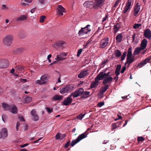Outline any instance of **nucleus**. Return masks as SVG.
<instances>
[{
  "label": "nucleus",
  "mask_w": 151,
  "mask_h": 151,
  "mask_svg": "<svg viewBox=\"0 0 151 151\" xmlns=\"http://www.w3.org/2000/svg\"><path fill=\"white\" fill-rule=\"evenodd\" d=\"M49 78V76L47 75H43L41 77L40 80H37L35 81V83L39 85L45 84L48 82Z\"/></svg>",
  "instance_id": "obj_1"
},
{
  "label": "nucleus",
  "mask_w": 151,
  "mask_h": 151,
  "mask_svg": "<svg viewBox=\"0 0 151 151\" xmlns=\"http://www.w3.org/2000/svg\"><path fill=\"white\" fill-rule=\"evenodd\" d=\"M67 55V53L66 52H60L57 55L55 58L56 61L53 62V64L60 63V61L65 60Z\"/></svg>",
  "instance_id": "obj_2"
},
{
  "label": "nucleus",
  "mask_w": 151,
  "mask_h": 151,
  "mask_svg": "<svg viewBox=\"0 0 151 151\" xmlns=\"http://www.w3.org/2000/svg\"><path fill=\"white\" fill-rule=\"evenodd\" d=\"M74 88V86L72 84H70L66 85L65 87L60 88V93L61 94H64L70 92Z\"/></svg>",
  "instance_id": "obj_3"
},
{
  "label": "nucleus",
  "mask_w": 151,
  "mask_h": 151,
  "mask_svg": "<svg viewBox=\"0 0 151 151\" xmlns=\"http://www.w3.org/2000/svg\"><path fill=\"white\" fill-rule=\"evenodd\" d=\"M96 5L95 3L93 1H86L83 4V6L85 7L90 9H92L93 8L94 9H98L97 6L95 7V6Z\"/></svg>",
  "instance_id": "obj_4"
},
{
  "label": "nucleus",
  "mask_w": 151,
  "mask_h": 151,
  "mask_svg": "<svg viewBox=\"0 0 151 151\" xmlns=\"http://www.w3.org/2000/svg\"><path fill=\"white\" fill-rule=\"evenodd\" d=\"M87 134H86V132H85L80 135L76 139L72 141L71 143V146H73L75 145L79 142L81 140L86 137H87Z\"/></svg>",
  "instance_id": "obj_5"
},
{
  "label": "nucleus",
  "mask_w": 151,
  "mask_h": 151,
  "mask_svg": "<svg viewBox=\"0 0 151 151\" xmlns=\"http://www.w3.org/2000/svg\"><path fill=\"white\" fill-rule=\"evenodd\" d=\"M66 45L65 42L61 41L55 43L53 47L56 49L62 50L65 47Z\"/></svg>",
  "instance_id": "obj_6"
},
{
  "label": "nucleus",
  "mask_w": 151,
  "mask_h": 151,
  "mask_svg": "<svg viewBox=\"0 0 151 151\" xmlns=\"http://www.w3.org/2000/svg\"><path fill=\"white\" fill-rule=\"evenodd\" d=\"M72 95H70V96L68 97L65 98L62 103L63 105L65 106H68L72 102V99L71 98ZM73 97L74 98L77 97H78L80 95H73Z\"/></svg>",
  "instance_id": "obj_7"
},
{
  "label": "nucleus",
  "mask_w": 151,
  "mask_h": 151,
  "mask_svg": "<svg viewBox=\"0 0 151 151\" xmlns=\"http://www.w3.org/2000/svg\"><path fill=\"white\" fill-rule=\"evenodd\" d=\"M89 25H87L85 27L82 28L79 31L78 34L80 35H82L87 34V33L91 31V29L88 28Z\"/></svg>",
  "instance_id": "obj_8"
},
{
  "label": "nucleus",
  "mask_w": 151,
  "mask_h": 151,
  "mask_svg": "<svg viewBox=\"0 0 151 151\" xmlns=\"http://www.w3.org/2000/svg\"><path fill=\"white\" fill-rule=\"evenodd\" d=\"M57 14L60 16L63 15V13H65L66 10L61 5H59L57 8Z\"/></svg>",
  "instance_id": "obj_9"
},
{
  "label": "nucleus",
  "mask_w": 151,
  "mask_h": 151,
  "mask_svg": "<svg viewBox=\"0 0 151 151\" xmlns=\"http://www.w3.org/2000/svg\"><path fill=\"white\" fill-rule=\"evenodd\" d=\"M12 37L11 36H6L4 39V42L5 45L7 46L10 45L12 42Z\"/></svg>",
  "instance_id": "obj_10"
},
{
  "label": "nucleus",
  "mask_w": 151,
  "mask_h": 151,
  "mask_svg": "<svg viewBox=\"0 0 151 151\" xmlns=\"http://www.w3.org/2000/svg\"><path fill=\"white\" fill-rule=\"evenodd\" d=\"M151 59V55L146 58L142 62L139 63L137 67H139L140 68L142 67L143 66L146 65L147 63H149L150 62Z\"/></svg>",
  "instance_id": "obj_11"
},
{
  "label": "nucleus",
  "mask_w": 151,
  "mask_h": 151,
  "mask_svg": "<svg viewBox=\"0 0 151 151\" xmlns=\"http://www.w3.org/2000/svg\"><path fill=\"white\" fill-rule=\"evenodd\" d=\"M132 0H128L126 2V6L124 8L123 13L125 14L130 9L132 6Z\"/></svg>",
  "instance_id": "obj_12"
},
{
  "label": "nucleus",
  "mask_w": 151,
  "mask_h": 151,
  "mask_svg": "<svg viewBox=\"0 0 151 151\" xmlns=\"http://www.w3.org/2000/svg\"><path fill=\"white\" fill-rule=\"evenodd\" d=\"M9 65V63L8 60H0V68H6Z\"/></svg>",
  "instance_id": "obj_13"
},
{
  "label": "nucleus",
  "mask_w": 151,
  "mask_h": 151,
  "mask_svg": "<svg viewBox=\"0 0 151 151\" xmlns=\"http://www.w3.org/2000/svg\"><path fill=\"white\" fill-rule=\"evenodd\" d=\"M1 139H4L6 138L8 136V131L6 128H2L0 132Z\"/></svg>",
  "instance_id": "obj_14"
},
{
  "label": "nucleus",
  "mask_w": 151,
  "mask_h": 151,
  "mask_svg": "<svg viewBox=\"0 0 151 151\" xmlns=\"http://www.w3.org/2000/svg\"><path fill=\"white\" fill-rule=\"evenodd\" d=\"M21 100L22 102L24 103H29L32 101V97L29 96L24 95L23 96Z\"/></svg>",
  "instance_id": "obj_15"
},
{
  "label": "nucleus",
  "mask_w": 151,
  "mask_h": 151,
  "mask_svg": "<svg viewBox=\"0 0 151 151\" xmlns=\"http://www.w3.org/2000/svg\"><path fill=\"white\" fill-rule=\"evenodd\" d=\"M144 35L146 38L150 40L151 38V31L150 29H146L144 32Z\"/></svg>",
  "instance_id": "obj_16"
},
{
  "label": "nucleus",
  "mask_w": 151,
  "mask_h": 151,
  "mask_svg": "<svg viewBox=\"0 0 151 151\" xmlns=\"http://www.w3.org/2000/svg\"><path fill=\"white\" fill-rule=\"evenodd\" d=\"M89 74L88 70H84L81 71L78 75V77L79 78H82L87 76Z\"/></svg>",
  "instance_id": "obj_17"
},
{
  "label": "nucleus",
  "mask_w": 151,
  "mask_h": 151,
  "mask_svg": "<svg viewBox=\"0 0 151 151\" xmlns=\"http://www.w3.org/2000/svg\"><path fill=\"white\" fill-rule=\"evenodd\" d=\"M89 94V92H85L84 93V90L82 88H80L76 90L73 94Z\"/></svg>",
  "instance_id": "obj_18"
},
{
  "label": "nucleus",
  "mask_w": 151,
  "mask_h": 151,
  "mask_svg": "<svg viewBox=\"0 0 151 151\" xmlns=\"http://www.w3.org/2000/svg\"><path fill=\"white\" fill-rule=\"evenodd\" d=\"M138 3H137L136 5L134 7V10H133V15L134 16H136L138 14L139 12L140 9V6L138 5Z\"/></svg>",
  "instance_id": "obj_19"
},
{
  "label": "nucleus",
  "mask_w": 151,
  "mask_h": 151,
  "mask_svg": "<svg viewBox=\"0 0 151 151\" xmlns=\"http://www.w3.org/2000/svg\"><path fill=\"white\" fill-rule=\"evenodd\" d=\"M94 1L96 5L95 6V7L97 6L98 9L101 7L103 5L104 0H94Z\"/></svg>",
  "instance_id": "obj_20"
},
{
  "label": "nucleus",
  "mask_w": 151,
  "mask_h": 151,
  "mask_svg": "<svg viewBox=\"0 0 151 151\" xmlns=\"http://www.w3.org/2000/svg\"><path fill=\"white\" fill-rule=\"evenodd\" d=\"M33 0H22L21 3V6H26L29 5V4L31 3Z\"/></svg>",
  "instance_id": "obj_21"
},
{
  "label": "nucleus",
  "mask_w": 151,
  "mask_h": 151,
  "mask_svg": "<svg viewBox=\"0 0 151 151\" xmlns=\"http://www.w3.org/2000/svg\"><path fill=\"white\" fill-rule=\"evenodd\" d=\"M10 111L13 114H16L17 113V109L16 106L14 105H11Z\"/></svg>",
  "instance_id": "obj_22"
},
{
  "label": "nucleus",
  "mask_w": 151,
  "mask_h": 151,
  "mask_svg": "<svg viewBox=\"0 0 151 151\" xmlns=\"http://www.w3.org/2000/svg\"><path fill=\"white\" fill-rule=\"evenodd\" d=\"M147 41L146 39H143L141 42L140 47L143 50L146 47Z\"/></svg>",
  "instance_id": "obj_23"
},
{
  "label": "nucleus",
  "mask_w": 151,
  "mask_h": 151,
  "mask_svg": "<svg viewBox=\"0 0 151 151\" xmlns=\"http://www.w3.org/2000/svg\"><path fill=\"white\" fill-rule=\"evenodd\" d=\"M126 59V61L125 64V65H126L127 63H128L129 65L131 63H133L134 61V57H127Z\"/></svg>",
  "instance_id": "obj_24"
},
{
  "label": "nucleus",
  "mask_w": 151,
  "mask_h": 151,
  "mask_svg": "<svg viewBox=\"0 0 151 151\" xmlns=\"http://www.w3.org/2000/svg\"><path fill=\"white\" fill-rule=\"evenodd\" d=\"M27 16L25 15H22L17 17L16 18L17 21L19 22L21 21L26 20L27 19Z\"/></svg>",
  "instance_id": "obj_25"
},
{
  "label": "nucleus",
  "mask_w": 151,
  "mask_h": 151,
  "mask_svg": "<svg viewBox=\"0 0 151 151\" xmlns=\"http://www.w3.org/2000/svg\"><path fill=\"white\" fill-rule=\"evenodd\" d=\"M99 83V81L95 78V81L93 82L91 84V88H92L96 87L98 86Z\"/></svg>",
  "instance_id": "obj_26"
},
{
  "label": "nucleus",
  "mask_w": 151,
  "mask_h": 151,
  "mask_svg": "<svg viewBox=\"0 0 151 151\" xmlns=\"http://www.w3.org/2000/svg\"><path fill=\"white\" fill-rule=\"evenodd\" d=\"M95 78L97 80L99 81L101 80H102L104 78V73L103 72H100Z\"/></svg>",
  "instance_id": "obj_27"
},
{
  "label": "nucleus",
  "mask_w": 151,
  "mask_h": 151,
  "mask_svg": "<svg viewBox=\"0 0 151 151\" xmlns=\"http://www.w3.org/2000/svg\"><path fill=\"white\" fill-rule=\"evenodd\" d=\"M63 97L62 95H55L52 98L53 101L61 100L63 99Z\"/></svg>",
  "instance_id": "obj_28"
},
{
  "label": "nucleus",
  "mask_w": 151,
  "mask_h": 151,
  "mask_svg": "<svg viewBox=\"0 0 151 151\" xmlns=\"http://www.w3.org/2000/svg\"><path fill=\"white\" fill-rule=\"evenodd\" d=\"M112 78L111 76L104 77V85L108 83H111V81L112 80Z\"/></svg>",
  "instance_id": "obj_29"
},
{
  "label": "nucleus",
  "mask_w": 151,
  "mask_h": 151,
  "mask_svg": "<svg viewBox=\"0 0 151 151\" xmlns=\"http://www.w3.org/2000/svg\"><path fill=\"white\" fill-rule=\"evenodd\" d=\"M2 106L3 108L5 110H9L10 109L11 105H9L6 103H3L2 104Z\"/></svg>",
  "instance_id": "obj_30"
},
{
  "label": "nucleus",
  "mask_w": 151,
  "mask_h": 151,
  "mask_svg": "<svg viewBox=\"0 0 151 151\" xmlns=\"http://www.w3.org/2000/svg\"><path fill=\"white\" fill-rule=\"evenodd\" d=\"M141 50H142L140 47L136 48L134 50V52H133V55L134 56L135 55L139 54L140 51Z\"/></svg>",
  "instance_id": "obj_31"
},
{
  "label": "nucleus",
  "mask_w": 151,
  "mask_h": 151,
  "mask_svg": "<svg viewBox=\"0 0 151 151\" xmlns=\"http://www.w3.org/2000/svg\"><path fill=\"white\" fill-rule=\"evenodd\" d=\"M122 35L121 34H118L116 37L117 42L118 43L121 42L122 39Z\"/></svg>",
  "instance_id": "obj_32"
},
{
  "label": "nucleus",
  "mask_w": 151,
  "mask_h": 151,
  "mask_svg": "<svg viewBox=\"0 0 151 151\" xmlns=\"http://www.w3.org/2000/svg\"><path fill=\"white\" fill-rule=\"evenodd\" d=\"M65 136V134H62L60 133H58L55 136L57 139H61Z\"/></svg>",
  "instance_id": "obj_33"
},
{
  "label": "nucleus",
  "mask_w": 151,
  "mask_h": 151,
  "mask_svg": "<svg viewBox=\"0 0 151 151\" xmlns=\"http://www.w3.org/2000/svg\"><path fill=\"white\" fill-rule=\"evenodd\" d=\"M121 67V65H117V67L115 72V74L117 76H118L120 74V71Z\"/></svg>",
  "instance_id": "obj_34"
},
{
  "label": "nucleus",
  "mask_w": 151,
  "mask_h": 151,
  "mask_svg": "<svg viewBox=\"0 0 151 151\" xmlns=\"http://www.w3.org/2000/svg\"><path fill=\"white\" fill-rule=\"evenodd\" d=\"M109 68H107L104 70V74H105V77L110 76L112 75V74L110 72V71L109 70V71L107 72V70Z\"/></svg>",
  "instance_id": "obj_35"
},
{
  "label": "nucleus",
  "mask_w": 151,
  "mask_h": 151,
  "mask_svg": "<svg viewBox=\"0 0 151 151\" xmlns=\"http://www.w3.org/2000/svg\"><path fill=\"white\" fill-rule=\"evenodd\" d=\"M132 47H130L129 48L127 51V57H132Z\"/></svg>",
  "instance_id": "obj_36"
},
{
  "label": "nucleus",
  "mask_w": 151,
  "mask_h": 151,
  "mask_svg": "<svg viewBox=\"0 0 151 151\" xmlns=\"http://www.w3.org/2000/svg\"><path fill=\"white\" fill-rule=\"evenodd\" d=\"M114 53L117 58H119L121 55L122 53L119 50L116 49Z\"/></svg>",
  "instance_id": "obj_37"
},
{
  "label": "nucleus",
  "mask_w": 151,
  "mask_h": 151,
  "mask_svg": "<svg viewBox=\"0 0 151 151\" xmlns=\"http://www.w3.org/2000/svg\"><path fill=\"white\" fill-rule=\"evenodd\" d=\"M120 25L119 24L117 23L114 26V29L115 31V32L118 31V29L120 28Z\"/></svg>",
  "instance_id": "obj_38"
},
{
  "label": "nucleus",
  "mask_w": 151,
  "mask_h": 151,
  "mask_svg": "<svg viewBox=\"0 0 151 151\" xmlns=\"http://www.w3.org/2000/svg\"><path fill=\"white\" fill-rule=\"evenodd\" d=\"M119 127V126L118 125V123H113L112 124V129H114L118 128Z\"/></svg>",
  "instance_id": "obj_39"
},
{
  "label": "nucleus",
  "mask_w": 151,
  "mask_h": 151,
  "mask_svg": "<svg viewBox=\"0 0 151 151\" xmlns=\"http://www.w3.org/2000/svg\"><path fill=\"white\" fill-rule=\"evenodd\" d=\"M86 113L82 114H80L79 116H78L76 118L80 120H81L85 116Z\"/></svg>",
  "instance_id": "obj_40"
},
{
  "label": "nucleus",
  "mask_w": 151,
  "mask_h": 151,
  "mask_svg": "<svg viewBox=\"0 0 151 151\" xmlns=\"http://www.w3.org/2000/svg\"><path fill=\"white\" fill-rule=\"evenodd\" d=\"M127 52L125 51L123 53L121 57V60L123 61L124 60L126 57V55L127 54Z\"/></svg>",
  "instance_id": "obj_41"
},
{
  "label": "nucleus",
  "mask_w": 151,
  "mask_h": 151,
  "mask_svg": "<svg viewBox=\"0 0 151 151\" xmlns=\"http://www.w3.org/2000/svg\"><path fill=\"white\" fill-rule=\"evenodd\" d=\"M39 3L41 4H43L47 3L48 2V0H39Z\"/></svg>",
  "instance_id": "obj_42"
},
{
  "label": "nucleus",
  "mask_w": 151,
  "mask_h": 151,
  "mask_svg": "<svg viewBox=\"0 0 151 151\" xmlns=\"http://www.w3.org/2000/svg\"><path fill=\"white\" fill-rule=\"evenodd\" d=\"M109 38H104V47L106 46L108 44V41Z\"/></svg>",
  "instance_id": "obj_43"
},
{
  "label": "nucleus",
  "mask_w": 151,
  "mask_h": 151,
  "mask_svg": "<svg viewBox=\"0 0 151 151\" xmlns=\"http://www.w3.org/2000/svg\"><path fill=\"white\" fill-rule=\"evenodd\" d=\"M45 18V17L44 16H42L40 17V22L41 23H42L44 22V19Z\"/></svg>",
  "instance_id": "obj_44"
},
{
  "label": "nucleus",
  "mask_w": 151,
  "mask_h": 151,
  "mask_svg": "<svg viewBox=\"0 0 151 151\" xmlns=\"http://www.w3.org/2000/svg\"><path fill=\"white\" fill-rule=\"evenodd\" d=\"M141 24H135L133 25V28L134 29H136L137 28H139V27L141 26Z\"/></svg>",
  "instance_id": "obj_45"
},
{
  "label": "nucleus",
  "mask_w": 151,
  "mask_h": 151,
  "mask_svg": "<svg viewBox=\"0 0 151 151\" xmlns=\"http://www.w3.org/2000/svg\"><path fill=\"white\" fill-rule=\"evenodd\" d=\"M6 118V116L5 114H3L2 115V119L3 121L5 122V119Z\"/></svg>",
  "instance_id": "obj_46"
},
{
  "label": "nucleus",
  "mask_w": 151,
  "mask_h": 151,
  "mask_svg": "<svg viewBox=\"0 0 151 151\" xmlns=\"http://www.w3.org/2000/svg\"><path fill=\"white\" fill-rule=\"evenodd\" d=\"M137 139L138 142L143 141L144 140L143 137H138Z\"/></svg>",
  "instance_id": "obj_47"
},
{
  "label": "nucleus",
  "mask_w": 151,
  "mask_h": 151,
  "mask_svg": "<svg viewBox=\"0 0 151 151\" xmlns=\"http://www.w3.org/2000/svg\"><path fill=\"white\" fill-rule=\"evenodd\" d=\"M20 125V123L19 122H17L16 126V129L17 131H18L19 129V128Z\"/></svg>",
  "instance_id": "obj_48"
},
{
  "label": "nucleus",
  "mask_w": 151,
  "mask_h": 151,
  "mask_svg": "<svg viewBox=\"0 0 151 151\" xmlns=\"http://www.w3.org/2000/svg\"><path fill=\"white\" fill-rule=\"evenodd\" d=\"M33 119L35 121H37L38 120L39 118L38 116L37 115L33 116Z\"/></svg>",
  "instance_id": "obj_49"
},
{
  "label": "nucleus",
  "mask_w": 151,
  "mask_h": 151,
  "mask_svg": "<svg viewBox=\"0 0 151 151\" xmlns=\"http://www.w3.org/2000/svg\"><path fill=\"white\" fill-rule=\"evenodd\" d=\"M82 50L81 49H80L78 50L77 56V57H79L82 52Z\"/></svg>",
  "instance_id": "obj_50"
},
{
  "label": "nucleus",
  "mask_w": 151,
  "mask_h": 151,
  "mask_svg": "<svg viewBox=\"0 0 151 151\" xmlns=\"http://www.w3.org/2000/svg\"><path fill=\"white\" fill-rule=\"evenodd\" d=\"M36 111L34 109L32 110L31 112V114L32 116L36 115Z\"/></svg>",
  "instance_id": "obj_51"
},
{
  "label": "nucleus",
  "mask_w": 151,
  "mask_h": 151,
  "mask_svg": "<svg viewBox=\"0 0 151 151\" xmlns=\"http://www.w3.org/2000/svg\"><path fill=\"white\" fill-rule=\"evenodd\" d=\"M121 1V0H117L116 1L115 4L114 5V7H116L118 5V4H119V3Z\"/></svg>",
  "instance_id": "obj_52"
},
{
  "label": "nucleus",
  "mask_w": 151,
  "mask_h": 151,
  "mask_svg": "<svg viewBox=\"0 0 151 151\" xmlns=\"http://www.w3.org/2000/svg\"><path fill=\"white\" fill-rule=\"evenodd\" d=\"M15 68L16 69H18L20 70H23V68L21 65L17 66Z\"/></svg>",
  "instance_id": "obj_53"
},
{
  "label": "nucleus",
  "mask_w": 151,
  "mask_h": 151,
  "mask_svg": "<svg viewBox=\"0 0 151 151\" xmlns=\"http://www.w3.org/2000/svg\"><path fill=\"white\" fill-rule=\"evenodd\" d=\"M104 105V102H100L99 103L97 104V106L99 107H100L101 106H103Z\"/></svg>",
  "instance_id": "obj_54"
},
{
  "label": "nucleus",
  "mask_w": 151,
  "mask_h": 151,
  "mask_svg": "<svg viewBox=\"0 0 151 151\" xmlns=\"http://www.w3.org/2000/svg\"><path fill=\"white\" fill-rule=\"evenodd\" d=\"M46 109L47 110V112L49 113H51V112L52 111V109H50L49 108L47 107L46 108Z\"/></svg>",
  "instance_id": "obj_55"
},
{
  "label": "nucleus",
  "mask_w": 151,
  "mask_h": 151,
  "mask_svg": "<svg viewBox=\"0 0 151 151\" xmlns=\"http://www.w3.org/2000/svg\"><path fill=\"white\" fill-rule=\"evenodd\" d=\"M126 69V65H125L124 67H123V68H122V69L121 71V73H123L125 71V70Z\"/></svg>",
  "instance_id": "obj_56"
},
{
  "label": "nucleus",
  "mask_w": 151,
  "mask_h": 151,
  "mask_svg": "<svg viewBox=\"0 0 151 151\" xmlns=\"http://www.w3.org/2000/svg\"><path fill=\"white\" fill-rule=\"evenodd\" d=\"M100 47L101 48L104 47V42L103 40H102L101 42Z\"/></svg>",
  "instance_id": "obj_57"
},
{
  "label": "nucleus",
  "mask_w": 151,
  "mask_h": 151,
  "mask_svg": "<svg viewBox=\"0 0 151 151\" xmlns=\"http://www.w3.org/2000/svg\"><path fill=\"white\" fill-rule=\"evenodd\" d=\"M19 119L21 121H22L23 122H24L25 121V120L24 119V117L23 116H19Z\"/></svg>",
  "instance_id": "obj_58"
},
{
  "label": "nucleus",
  "mask_w": 151,
  "mask_h": 151,
  "mask_svg": "<svg viewBox=\"0 0 151 151\" xmlns=\"http://www.w3.org/2000/svg\"><path fill=\"white\" fill-rule=\"evenodd\" d=\"M129 96V95H128V96H122V98L123 99H128L130 97Z\"/></svg>",
  "instance_id": "obj_59"
},
{
  "label": "nucleus",
  "mask_w": 151,
  "mask_h": 151,
  "mask_svg": "<svg viewBox=\"0 0 151 151\" xmlns=\"http://www.w3.org/2000/svg\"><path fill=\"white\" fill-rule=\"evenodd\" d=\"M28 145L29 144L28 143H25V144L20 145V147L23 148L28 146Z\"/></svg>",
  "instance_id": "obj_60"
},
{
  "label": "nucleus",
  "mask_w": 151,
  "mask_h": 151,
  "mask_svg": "<svg viewBox=\"0 0 151 151\" xmlns=\"http://www.w3.org/2000/svg\"><path fill=\"white\" fill-rule=\"evenodd\" d=\"M109 88V85H104V92L107 90V89Z\"/></svg>",
  "instance_id": "obj_61"
},
{
  "label": "nucleus",
  "mask_w": 151,
  "mask_h": 151,
  "mask_svg": "<svg viewBox=\"0 0 151 151\" xmlns=\"http://www.w3.org/2000/svg\"><path fill=\"white\" fill-rule=\"evenodd\" d=\"M69 143L68 142H67L65 145V147L67 148V147L69 145Z\"/></svg>",
  "instance_id": "obj_62"
},
{
  "label": "nucleus",
  "mask_w": 151,
  "mask_h": 151,
  "mask_svg": "<svg viewBox=\"0 0 151 151\" xmlns=\"http://www.w3.org/2000/svg\"><path fill=\"white\" fill-rule=\"evenodd\" d=\"M118 76H117V75H116V76L114 78V79L115 80L116 82L118 80Z\"/></svg>",
  "instance_id": "obj_63"
},
{
  "label": "nucleus",
  "mask_w": 151,
  "mask_h": 151,
  "mask_svg": "<svg viewBox=\"0 0 151 151\" xmlns=\"http://www.w3.org/2000/svg\"><path fill=\"white\" fill-rule=\"evenodd\" d=\"M35 9L33 8L31 10V12L32 13H33L34 12Z\"/></svg>",
  "instance_id": "obj_64"
}]
</instances>
